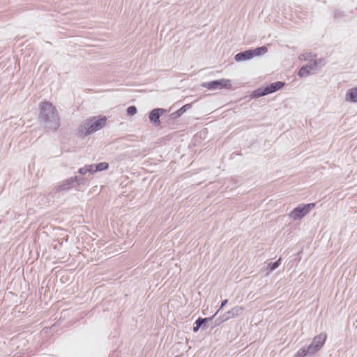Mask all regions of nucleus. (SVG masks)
Masks as SVG:
<instances>
[{
    "instance_id": "obj_40",
    "label": "nucleus",
    "mask_w": 357,
    "mask_h": 357,
    "mask_svg": "<svg viewBox=\"0 0 357 357\" xmlns=\"http://www.w3.org/2000/svg\"><path fill=\"white\" fill-rule=\"evenodd\" d=\"M80 219H81V217H80V216H78V217H77V218L73 220V222H77V221L80 222ZM71 222H73V220H70V222H68V225H69Z\"/></svg>"
},
{
    "instance_id": "obj_21",
    "label": "nucleus",
    "mask_w": 357,
    "mask_h": 357,
    "mask_svg": "<svg viewBox=\"0 0 357 357\" xmlns=\"http://www.w3.org/2000/svg\"><path fill=\"white\" fill-rule=\"evenodd\" d=\"M77 173L79 174L78 176H84L87 173L91 174L90 165L87 164L84 165L82 167L79 168L77 171Z\"/></svg>"
},
{
    "instance_id": "obj_30",
    "label": "nucleus",
    "mask_w": 357,
    "mask_h": 357,
    "mask_svg": "<svg viewBox=\"0 0 357 357\" xmlns=\"http://www.w3.org/2000/svg\"><path fill=\"white\" fill-rule=\"evenodd\" d=\"M293 357H308L304 351L300 348L294 355Z\"/></svg>"
},
{
    "instance_id": "obj_16",
    "label": "nucleus",
    "mask_w": 357,
    "mask_h": 357,
    "mask_svg": "<svg viewBox=\"0 0 357 357\" xmlns=\"http://www.w3.org/2000/svg\"><path fill=\"white\" fill-rule=\"evenodd\" d=\"M344 101L350 103H357V86L352 87L347 91Z\"/></svg>"
},
{
    "instance_id": "obj_5",
    "label": "nucleus",
    "mask_w": 357,
    "mask_h": 357,
    "mask_svg": "<svg viewBox=\"0 0 357 357\" xmlns=\"http://www.w3.org/2000/svg\"><path fill=\"white\" fill-rule=\"evenodd\" d=\"M200 86L203 88L206 89L208 91L234 89L231 81L226 78H221L218 79H213L208 82H204L201 83Z\"/></svg>"
},
{
    "instance_id": "obj_25",
    "label": "nucleus",
    "mask_w": 357,
    "mask_h": 357,
    "mask_svg": "<svg viewBox=\"0 0 357 357\" xmlns=\"http://www.w3.org/2000/svg\"><path fill=\"white\" fill-rule=\"evenodd\" d=\"M126 113L129 116H132L137 113V108L135 105L128 106L126 109Z\"/></svg>"
},
{
    "instance_id": "obj_8",
    "label": "nucleus",
    "mask_w": 357,
    "mask_h": 357,
    "mask_svg": "<svg viewBox=\"0 0 357 357\" xmlns=\"http://www.w3.org/2000/svg\"><path fill=\"white\" fill-rule=\"evenodd\" d=\"M243 307L236 305L231 308L230 310H228L227 312L220 316L221 317V319H222L224 322H226L231 319L236 318L241 315L243 314Z\"/></svg>"
},
{
    "instance_id": "obj_34",
    "label": "nucleus",
    "mask_w": 357,
    "mask_h": 357,
    "mask_svg": "<svg viewBox=\"0 0 357 357\" xmlns=\"http://www.w3.org/2000/svg\"><path fill=\"white\" fill-rule=\"evenodd\" d=\"M315 61L317 63L318 66H319V68H321L322 66H324L326 63L324 58H320L319 59H316Z\"/></svg>"
},
{
    "instance_id": "obj_6",
    "label": "nucleus",
    "mask_w": 357,
    "mask_h": 357,
    "mask_svg": "<svg viewBox=\"0 0 357 357\" xmlns=\"http://www.w3.org/2000/svg\"><path fill=\"white\" fill-rule=\"evenodd\" d=\"M90 181L89 178L74 175L68 177V191L75 189L76 191H84L86 188L89 185Z\"/></svg>"
},
{
    "instance_id": "obj_9",
    "label": "nucleus",
    "mask_w": 357,
    "mask_h": 357,
    "mask_svg": "<svg viewBox=\"0 0 357 357\" xmlns=\"http://www.w3.org/2000/svg\"><path fill=\"white\" fill-rule=\"evenodd\" d=\"M234 59L235 61L237 63L248 61L252 59L253 58L252 56L250 48L238 52L234 55Z\"/></svg>"
},
{
    "instance_id": "obj_24",
    "label": "nucleus",
    "mask_w": 357,
    "mask_h": 357,
    "mask_svg": "<svg viewBox=\"0 0 357 357\" xmlns=\"http://www.w3.org/2000/svg\"><path fill=\"white\" fill-rule=\"evenodd\" d=\"M346 16L345 12L340 10V9H335L333 10V18L334 20H340L342 19Z\"/></svg>"
},
{
    "instance_id": "obj_3",
    "label": "nucleus",
    "mask_w": 357,
    "mask_h": 357,
    "mask_svg": "<svg viewBox=\"0 0 357 357\" xmlns=\"http://www.w3.org/2000/svg\"><path fill=\"white\" fill-rule=\"evenodd\" d=\"M327 333L321 332L319 335H315L310 344L301 347L307 356H312L317 354L324 346L327 340Z\"/></svg>"
},
{
    "instance_id": "obj_37",
    "label": "nucleus",
    "mask_w": 357,
    "mask_h": 357,
    "mask_svg": "<svg viewBox=\"0 0 357 357\" xmlns=\"http://www.w3.org/2000/svg\"><path fill=\"white\" fill-rule=\"evenodd\" d=\"M75 211H76L79 212V209H78L77 208H71L70 210L68 208V216H69L70 215H71L72 213H73Z\"/></svg>"
},
{
    "instance_id": "obj_13",
    "label": "nucleus",
    "mask_w": 357,
    "mask_h": 357,
    "mask_svg": "<svg viewBox=\"0 0 357 357\" xmlns=\"http://www.w3.org/2000/svg\"><path fill=\"white\" fill-rule=\"evenodd\" d=\"M67 192V179L63 180L62 183L55 188L51 194L54 198H60L61 195H63Z\"/></svg>"
},
{
    "instance_id": "obj_22",
    "label": "nucleus",
    "mask_w": 357,
    "mask_h": 357,
    "mask_svg": "<svg viewBox=\"0 0 357 357\" xmlns=\"http://www.w3.org/2000/svg\"><path fill=\"white\" fill-rule=\"evenodd\" d=\"M66 314H67L66 310H62V312H61V317H60L59 319L57 320V321L55 322L51 326L50 329L52 330L53 331H56V328L57 327V326H60L61 324V322L66 317Z\"/></svg>"
},
{
    "instance_id": "obj_4",
    "label": "nucleus",
    "mask_w": 357,
    "mask_h": 357,
    "mask_svg": "<svg viewBox=\"0 0 357 357\" xmlns=\"http://www.w3.org/2000/svg\"><path fill=\"white\" fill-rule=\"evenodd\" d=\"M315 206V202L300 203L289 212V217L294 221H300Z\"/></svg>"
},
{
    "instance_id": "obj_18",
    "label": "nucleus",
    "mask_w": 357,
    "mask_h": 357,
    "mask_svg": "<svg viewBox=\"0 0 357 357\" xmlns=\"http://www.w3.org/2000/svg\"><path fill=\"white\" fill-rule=\"evenodd\" d=\"M252 58L257 56H261L264 55L268 52V48L265 45L257 47L255 48H250Z\"/></svg>"
},
{
    "instance_id": "obj_17",
    "label": "nucleus",
    "mask_w": 357,
    "mask_h": 357,
    "mask_svg": "<svg viewBox=\"0 0 357 357\" xmlns=\"http://www.w3.org/2000/svg\"><path fill=\"white\" fill-rule=\"evenodd\" d=\"M314 73L310 68V66L308 65V63H306L305 65L302 66L297 72V75L299 77H306Z\"/></svg>"
},
{
    "instance_id": "obj_39",
    "label": "nucleus",
    "mask_w": 357,
    "mask_h": 357,
    "mask_svg": "<svg viewBox=\"0 0 357 357\" xmlns=\"http://www.w3.org/2000/svg\"><path fill=\"white\" fill-rule=\"evenodd\" d=\"M76 321H77L68 320V327H70V326H73L74 324L76 323Z\"/></svg>"
},
{
    "instance_id": "obj_23",
    "label": "nucleus",
    "mask_w": 357,
    "mask_h": 357,
    "mask_svg": "<svg viewBox=\"0 0 357 357\" xmlns=\"http://www.w3.org/2000/svg\"><path fill=\"white\" fill-rule=\"evenodd\" d=\"M66 273V270H59L56 271V278H59L60 282L62 284H65L67 282V275Z\"/></svg>"
},
{
    "instance_id": "obj_1",
    "label": "nucleus",
    "mask_w": 357,
    "mask_h": 357,
    "mask_svg": "<svg viewBox=\"0 0 357 357\" xmlns=\"http://www.w3.org/2000/svg\"><path fill=\"white\" fill-rule=\"evenodd\" d=\"M38 121L47 132H56L61 126V118L52 102L43 100L39 103Z\"/></svg>"
},
{
    "instance_id": "obj_20",
    "label": "nucleus",
    "mask_w": 357,
    "mask_h": 357,
    "mask_svg": "<svg viewBox=\"0 0 357 357\" xmlns=\"http://www.w3.org/2000/svg\"><path fill=\"white\" fill-rule=\"evenodd\" d=\"M317 57V54H314L312 52H305L299 55L298 59L301 61H307L309 62L312 61V60Z\"/></svg>"
},
{
    "instance_id": "obj_31",
    "label": "nucleus",
    "mask_w": 357,
    "mask_h": 357,
    "mask_svg": "<svg viewBox=\"0 0 357 357\" xmlns=\"http://www.w3.org/2000/svg\"><path fill=\"white\" fill-rule=\"evenodd\" d=\"M302 254H303V251L302 250L298 251L295 255V257L294 259V261H295L296 264H298L301 261V259H302Z\"/></svg>"
},
{
    "instance_id": "obj_11",
    "label": "nucleus",
    "mask_w": 357,
    "mask_h": 357,
    "mask_svg": "<svg viewBox=\"0 0 357 357\" xmlns=\"http://www.w3.org/2000/svg\"><path fill=\"white\" fill-rule=\"evenodd\" d=\"M267 95H269V93L266 84L261 85L259 87L252 91L250 95V98L251 99H257Z\"/></svg>"
},
{
    "instance_id": "obj_32",
    "label": "nucleus",
    "mask_w": 357,
    "mask_h": 357,
    "mask_svg": "<svg viewBox=\"0 0 357 357\" xmlns=\"http://www.w3.org/2000/svg\"><path fill=\"white\" fill-rule=\"evenodd\" d=\"M218 314H216V312H215L212 316L211 317H204L203 318V319L206 321V324H208V323L211 322L213 321V319L217 317Z\"/></svg>"
},
{
    "instance_id": "obj_38",
    "label": "nucleus",
    "mask_w": 357,
    "mask_h": 357,
    "mask_svg": "<svg viewBox=\"0 0 357 357\" xmlns=\"http://www.w3.org/2000/svg\"><path fill=\"white\" fill-rule=\"evenodd\" d=\"M231 181L234 184H236L237 185H240L241 183H238V180L236 178H232Z\"/></svg>"
},
{
    "instance_id": "obj_28",
    "label": "nucleus",
    "mask_w": 357,
    "mask_h": 357,
    "mask_svg": "<svg viewBox=\"0 0 357 357\" xmlns=\"http://www.w3.org/2000/svg\"><path fill=\"white\" fill-rule=\"evenodd\" d=\"M229 300L227 298L224 299L221 301L220 305L218 307V310H216V314H218V313L223 310V308L226 306V305L228 303Z\"/></svg>"
},
{
    "instance_id": "obj_12",
    "label": "nucleus",
    "mask_w": 357,
    "mask_h": 357,
    "mask_svg": "<svg viewBox=\"0 0 357 357\" xmlns=\"http://www.w3.org/2000/svg\"><path fill=\"white\" fill-rule=\"evenodd\" d=\"M192 107V103H187L183 105L178 109L175 112L171 113L169 116L170 120H175L180 118L184 113H185L188 109H191Z\"/></svg>"
},
{
    "instance_id": "obj_41",
    "label": "nucleus",
    "mask_w": 357,
    "mask_h": 357,
    "mask_svg": "<svg viewBox=\"0 0 357 357\" xmlns=\"http://www.w3.org/2000/svg\"><path fill=\"white\" fill-rule=\"evenodd\" d=\"M61 144H63L64 145V142H63V139H61Z\"/></svg>"
},
{
    "instance_id": "obj_35",
    "label": "nucleus",
    "mask_w": 357,
    "mask_h": 357,
    "mask_svg": "<svg viewBox=\"0 0 357 357\" xmlns=\"http://www.w3.org/2000/svg\"><path fill=\"white\" fill-rule=\"evenodd\" d=\"M109 357H122L121 355V352L116 349V350H114L113 352L109 354Z\"/></svg>"
},
{
    "instance_id": "obj_14",
    "label": "nucleus",
    "mask_w": 357,
    "mask_h": 357,
    "mask_svg": "<svg viewBox=\"0 0 357 357\" xmlns=\"http://www.w3.org/2000/svg\"><path fill=\"white\" fill-rule=\"evenodd\" d=\"M89 165H90V167H91V175H93L97 172L105 171V170L108 169L109 167V165L107 162L91 163Z\"/></svg>"
},
{
    "instance_id": "obj_42",
    "label": "nucleus",
    "mask_w": 357,
    "mask_h": 357,
    "mask_svg": "<svg viewBox=\"0 0 357 357\" xmlns=\"http://www.w3.org/2000/svg\"><path fill=\"white\" fill-rule=\"evenodd\" d=\"M1 223V221L0 220V224Z\"/></svg>"
},
{
    "instance_id": "obj_29",
    "label": "nucleus",
    "mask_w": 357,
    "mask_h": 357,
    "mask_svg": "<svg viewBox=\"0 0 357 357\" xmlns=\"http://www.w3.org/2000/svg\"><path fill=\"white\" fill-rule=\"evenodd\" d=\"M308 65L310 66V68L313 73H314L319 68V66H318L317 63L314 59H313L312 61L309 62Z\"/></svg>"
},
{
    "instance_id": "obj_26",
    "label": "nucleus",
    "mask_w": 357,
    "mask_h": 357,
    "mask_svg": "<svg viewBox=\"0 0 357 357\" xmlns=\"http://www.w3.org/2000/svg\"><path fill=\"white\" fill-rule=\"evenodd\" d=\"M223 323H225L224 321L222 320V319H221V317L219 316V317L215 318L213 319V321H212L211 329L212 330V329L215 328V327L220 326Z\"/></svg>"
},
{
    "instance_id": "obj_10",
    "label": "nucleus",
    "mask_w": 357,
    "mask_h": 357,
    "mask_svg": "<svg viewBox=\"0 0 357 357\" xmlns=\"http://www.w3.org/2000/svg\"><path fill=\"white\" fill-rule=\"evenodd\" d=\"M56 14L55 15V20L61 22L63 24H66L67 20V9L66 7H60L57 5L55 8Z\"/></svg>"
},
{
    "instance_id": "obj_15",
    "label": "nucleus",
    "mask_w": 357,
    "mask_h": 357,
    "mask_svg": "<svg viewBox=\"0 0 357 357\" xmlns=\"http://www.w3.org/2000/svg\"><path fill=\"white\" fill-rule=\"evenodd\" d=\"M286 85V83L282 81H276L274 82H271L266 84L268 91L269 94L275 93L281 89H282Z\"/></svg>"
},
{
    "instance_id": "obj_33",
    "label": "nucleus",
    "mask_w": 357,
    "mask_h": 357,
    "mask_svg": "<svg viewBox=\"0 0 357 357\" xmlns=\"http://www.w3.org/2000/svg\"><path fill=\"white\" fill-rule=\"evenodd\" d=\"M201 329V328L199 326V324L197 323V319L195 320V321L194 322V324H193V326H192V332L196 333H197L199 330Z\"/></svg>"
},
{
    "instance_id": "obj_27",
    "label": "nucleus",
    "mask_w": 357,
    "mask_h": 357,
    "mask_svg": "<svg viewBox=\"0 0 357 357\" xmlns=\"http://www.w3.org/2000/svg\"><path fill=\"white\" fill-rule=\"evenodd\" d=\"M197 323L199 324V326L202 330H206L208 327V324L206 323V321L203 319V317H199L197 319Z\"/></svg>"
},
{
    "instance_id": "obj_19",
    "label": "nucleus",
    "mask_w": 357,
    "mask_h": 357,
    "mask_svg": "<svg viewBox=\"0 0 357 357\" xmlns=\"http://www.w3.org/2000/svg\"><path fill=\"white\" fill-rule=\"evenodd\" d=\"M282 263V257H279L278 259H276L274 261H271L267 264L266 266V274L268 275L275 270H276Z\"/></svg>"
},
{
    "instance_id": "obj_2",
    "label": "nucleus",
    "mask_w": 357,
    "mask_h": 357,
    "mask_svg": "<svg viewBox=\"0 0 357 357\" xmlns=\"http://www.w3.org/2000/svg\"><path fill=\"white\" fill-rule=\"evenodd\" d=\"M107 118L103 115L93 116L83 121L78 126V136L84 138L103 128Z\"/></svg>"
},
{
    "instance_id": "obj_7",
    "label": "nucleus",
    "mask_w": 357,
    "mask_h": 357,
    "mask_svg": "<svg viewBox=\"0 0 357 357\" xmlns=\"http://www.w3.org/2000/svg\"><path fill=\"white\" fill-rule=\"evenodd\" d=\"M167 113V109L162 107H156L148 113L149 122L155 128L161 126L160 117Z\"/></svg>"
},
{
    "instance_id": "obj_36",
    "label": "nucleus",
    "mask_w": 357,
    "mask_h": 357,
    "mask_svg": "<svg viewBox=\"0 0 357 357\" xmlns=\"http://www.w3.org/2000/svg\"><path fill=\"white\" fill-rule=\"evenodd\" d=\"M85 316H86V313L84 312H79V317H77V321H79V320L84 319Z\"/></svg>"
}]
</instances>
